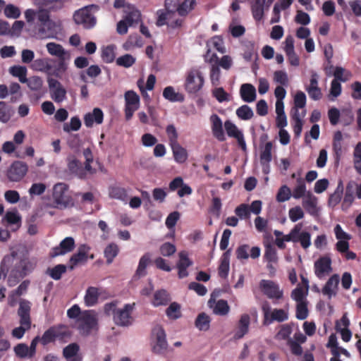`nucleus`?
Masks as SVG:
<instances>
[{
	"label": "nucleus",
	"instance_id": "obj_1",
	"mask_svg": "<svg viewBox=\"0 0 361 361\" xmlns=\"http://www.w3.org/2000/svg\"><path fill=\"white\" fill-rule=\"evenodd\" d=\"M35 264L30 259L16 252L6 255L0 265L1 272L8 274V286L13 287L21 279L29 275L35 269Z\"/></svg>",
	"mask_w": 361,
	"mask_h": 361
},
{
	"label": "nucleus",
	"instance_id": "obj_2",
	"mask_svg": "<svg viewBox=\"0 0 361 361\" xmlns=\"http://www.w3.org/2000/svg\"><path fill=\"white\" fill-rule=\"evenodd\" d=\"M71 336V333L68 327L63 324L54 325L49 327L44 332L41 338L36 336L32 340L30 346H28L30 357H32L35 355L36 347L39 341L43 345H46L54 342L56 340L63 341L70 338Z\"/></svg>",
	"mask_w": 361,
	"mask_h": 361
},
{
	"label": "nucleus",
	"instance_id": "obj_3",
	"mask_svg": "<svg viewBox=\"0 0 361 361\" xmlns=\"http://www.w3.org/2000/svg\"><path fill=\"white\" fill-rule=\"evenodd\" d=\"M38 22V35L42 38H56L61 30V23L51 20L49 10L46 8L39 9Z\"/></svg>",
	"mask_w": 361,
	"mask_h": 361
},
{
	"label": "nucleus",
	"instance_id": "obj_4",
	"mask_svg": "<svg viewBox=\"0 0 361 361\" xmlns=\"http://www.w3.org/2000/svg\"><path fill=\"white\" fill-rule=\"evenodd\" d=\"M52 198L54 208L63 209L73 205V199L68 194V185L64 183H58L54 185Z\"/></svg>",
	"mask_w": 361,
	"mask_h": 361
},
{
	"label": "nucleus",
	"instance_id": "obj_5",
	"mask_svg": "<svg viewBox=\"0 0 361 361\" xmlns=\"http://www.w3.org/2000/svg\"><path fill=\"white\" fill-rule=\"evenodd\" d=\"M97 323L96 312L92 310H85L78 319V329L82 336H87L97 328Z\"/></svg>",
	"mask_w": 361,
	"mask_h": 361
},
{
	"label": "nucleus",
	"instance_id": "obj_6",
	"mask_svg": "<svg viewBox=\"0 0 361 361\" xmlns=\"http://www.w3.org/2000/svg\"><path fill=\"white\" fill-rule=\"evenodd\" d=\"M204 78L198 69H192L186 75L185 89L190 94H197L203 87Z\"/></svg>",
	"mask_w": 361,
	"mask_h": 361
},
{
	"label": "nucleus",
	"instance_id": "obj_7",
	"mask_svg": "<svg viewBox=\"0 0 361 361\" xmlns=\"http://www.w3.org/2000/svg\"><path fill=\"white\" fill-rule=\"evenodd\" d=\"M164 6L166 11L162 9L157 11L158 18L156 25L158 27L167 24L166 20H169L176 13L180 15V0H165Z\"/></svg>",
	"mask_w": 361,
	"mask_h": 361
},
{
	"label": "nucleus",
	"instance_id": "obj_8",
	"mask_svg": "<svg viewBox=\"0 0 361 361\" xmlns=\"http://www.w3.org/2000/svg\"><path fill=\"white\" fill-rule=\"evenodd\" d=\"M135 304H125L122 308H118L114 315L113 321L118 326L128 327L133 324V319L132 317V312L135 307Z\"/></svg>",
	"mask_w": 361,
	"mask_h": 361
},
{
	"label": "nucleus",
	"instance_id": "obj_9",
	"mask_svg": "<svg viewBox=\"0 0 361 361\" xmlns=\"http://www.w3.org/2000/svg\"><path fill=\"white\" fill-rule=\"evenodd\" d=\"M73 20L77 25H82L87 30L93 28L97 23V18L89 9V6L75 11Z\"/></svg>",
	"mask_w": 361,
	"mask_h": 361
},
{
	"label": "nucleus",
	"instance_id": "obj_10",
	"mask_svg": "<svg viewBox=\"0 0 361 361\" xmlns=\"http://www.w3.org/2000/svg\"><path fill=\"white\" fill-rule=\"evenodd\" d=\"M259 288L268 298L279 300L283 298V290L274 281L262 279L259 282Z\"/></svg>",
	"mask_w": 361,
	"mask_h": 361
},
{
	"label": "nucleus",
	"instance_id": "obj_11",
	"mask_svg": "<svg viewBox=\"0 0 361 361\" xmlns=\"http://www.w3.org/2000/svg\"><path fill=\"white\" fill-rule=\"evenodd\" d=\"M28 166L21 161H14L6 171V177L11 182L20 181L27 174Z\"/></svg>",
	"mask_w": 361,
	"mask_h": 361
},
{
	"label": "nucleus",
	"instance_id": "obj_12",
	"mask_svg": "<svg viewBox=\"0 0 361 361\" xmlns=\"http://www.w3.org/2000/svg\"><path fill=\"white\" fill-rule=\"evenodd\" d=\"M125 116L127 121L130 120L134 112L140 106V97L133 90H128L125 93Z\"/></svg>",
	"mask_w": 361,
	"mask_h": 361
},
{
	"label": "nucleus",
	"instance_id": "obj_13",
	"mask_svg": "<svg viewBox=\"0 0 361 361\" xmlns=\"http://www.w3.org/2000/svg\"><path fill=\"white\" fill-rule=\"evenodd\" d=\"M51 98L56 103H61L66 99V90L61 83L53 78L47 79Z\"/></svg>",
	"mask_w": 361,
	"mask_h": 361
},
{
	"label": "nucleus",
	"instance_id": "obj_14",
	"mask_svg": "<svg viewBox=\"0 0 361 361\" xmlns=\"http://www.w3.org/2000/svg\"><path fill=\"white\" fill-rule=\"evenodd\" d=\"M153 334L156 336V343L152 347V352L157 355H163L168 348L165 331L161 326H157L153 329Z\"/></svg>",
	"mask_w": 361,
	"mask_h": 361
},
{
	"label": "nucleus",
	"instance_id": "obj_15",
	"mask_svg": "<svg viewBox=\"0 0 361 361\" xmlns=\"http://www.w3.org/2000/svg\"><path fill=\"white\" fill-rule=\"evenodd\" d=\"M314 274L319 279L332 271L331 259L326 255L320 257L314 264Z\"/></svg>",
	"mask_w": 361,
	"mask_h": 361
},
{
	"label": "nucleus",
	"instance_id": "obj_16",
	"mask_svg": "<svg viewBox=\"0 0 361 361\" xmlns=\"http://www.w3.org/2000/svg\"><path fill=\"white\" fill-rule=\"evenodd\" d=\"M169 145L173 153V157L176 162L180 163V146L178 143V133L173 124H170L166 129Z\"/></svg>",
	"mask_w": 361,
	"mask_h": 361
},
{
	"label": "nucleus",
	"instance_id": "obj_17",
	"mask_svg": "<svg viewBox=\"0 0 361 361\" xmlns=\"http://www.w3.org/2000/svg\"><path fill=\"white\" fill-rule=\"evenodd\" d=\"M66 161L69 173L80 179H84L82 164L76 156L70 154L67 156Z\"/></svg>",
	"mask_w": 361,
	"mask_h": 361
},
{
	"label": "nucleus",
	"instance_id": "obj_18",
	"mask_svg": "<svg viewBox=\"0 0 361 361\" xmlns=\"http://www.w3.org/2000/svg\"><path fill=\"white\" fill-rule=\"evenodd\" d=\"M75 247V240L72 237H66L61 241L59 246L52 248L50 253L51 257L63 255L71 252Z\"/></svg>",
	"mask_w": 361,
	"mask_h": 361
},
{
	"label": "nucleus",
	"instance_id": "obj_19",
	"mask_svg": "<svg viewBox=\"0 0 361 361\" xmlns=\"http://www.w3.org/2000/svg\"><path fill=\"white\" fill-rule=\"evenodd\" d=\"M90 250V247L86 244L81 245L76 253L73 254L70 258L71 265L69 266L70 270L74 269L75 267L80 263H85L87 260L88 253Z\"/></svg>",
	"mask_w": 361,
	"mask_h": 361
},
{
	"label": "nucleus",
	"instance_id": "obj_20",
	"mask_svg": "<svg viewBox=\"0 0 361 361\" xmlns=\"http://www.w3.org/2000/svg\"><path fill=\"white\" fill-rule=\"evenodd\" d=\"M30 312V302L25 300H21L18 310V315L20 317V324L27 329H30L31 325Z\"/></svg>",
	"mask_w": 361,
	"mask_h": 361
},
{
	"label": "nucleus",
	"instance_id": "obj_21",
	"mask_svg": "<svg viewBox=\"0 0 361 361\" xmlns=\"http://www.w3.org/2000/svg\"><path fill=\"white\" fill-rule=\"evenodd\" d=\"M211 122V128L214 137L220 142L226 140L225 134L223 130V123L221 118L217 114H212L209 118Z\"/></svg>",
	"mask_w": 361,
	"mask_h": 361
},
{
	"label": "nucleus",
	"instance_id": "obj_22",
	"mask_svg": "<svg viewBox=\"0 0 361 361\" xmlns=\"http://www.w3.org/2000/svg\"><path fill=\"white\" fill-rule=\"evenodd\" d=\"M46 48L51 56L57 57L59 60L71 59L70 53L59 44L49 42L46 44Z\"/></svg>",
	"mask_w": 361,
	"mask_h": 361
},
{
	"label": "nucleus",
	"instance_id": "obj_23",
	"mask_svg": "<svg viewBox=\"0 0 361 361\" xmlns=\"http://www.w3.org/2000/svg\"><path fill=\"white\" fill-rule=\"evenodd\" d=\"M339 281L338 274H333L323 287L322 290V293L324 295H327L329 299H331L332 296H335L337 293Z\"/></svg>",
	"mask_w": 361,
	"mask_h": 361
},
{
	"label": "nucleus",
	"instance_id": "obj_24",
	"mask_svg": "<svg viewBox=\"0 0 361 361\" xmlns=\"http://www.w3.org/2000/svg\"><path fill=\"white\" fill-rule=\"evenodd\" d=\"M250 323V317L247 314H243L237 324V329L234 334L233 338L235 340L242 338L249 331V326Z\"/></svg>",
	"mask_w": 361,
	"mask_h": 361
},
{
	"label": "nucleus",
	"instance_id": "obj_25",
	"mask_svg": "<svg viewBox=\"0 0 361 361\" xmlns=\"http://www.w3.org/2000/svg\"><path fill=\"white\" fill-rule=\"evenodd\" d=\"M104 114L99 108H94L92 113H87L84 116V123L87 128L93 126L94 123L101 124L103 122Z\"/></svg>",
	"mask_w": 361,
	"mask_h": 361
},
{
	"label": "nucleus",
	"instance_id": "obj_26",
	"mask_svg": "<svg viewBox=\"0 0 361 361\" xmlns=\"http://www.w3.org/2000/svg\"><path fill=\"white\" fill-rule=\"evenodd\" d=\"M171 300L169 293L166 290L161 289L154 292L151 303L154 307L166 306Z\"/></svg>",
	"mask_w": 361,
	"mask_h": 361
},
{
	"label": "nucleus",
	"instance_id": "obj_27",
	"mask_svg": "<svg viewBox=\"0 0 361 361\" xmlns=\"http://www.w3.org/2000/svg\"><path fill=\"white\" fill-rule=\"evenodd\" d=\"M56 62V60L49 58L38 59L33 61L32 68L45 73H51L53 69V63Z\"/></svg>",
	"mask_w": 361,
	"mask_h": 361
},
{
	"label": "nucleus",
	"instance_id": "obj_28",
	"mask_svg": "<svg viewBox=\"0 0 361 361\" xmlns=\"http://www.w3.org/2000/svg\"><path fill=\"white\" fill-rule=\"evenodd\" d=\"M302 204L306 212L310 215L317 214V198L311 192H307V196L302 200Z\"/></svg>",
	"mask_w": 361,
	"mask_h": 361
},
{
	"label": "nucleus",
	"instance_id": "obj_29",
	"mask_svg": "<svg viewBox=\"0 0 361 361\" xmlns=\"http://www.w3.org/2000/svg\"><path fill=\"white\" fill-rule=\"evenodd\" d=\"M240 94L245 102H252L256 99L255 87L249 83L243 84L240 89Z\"/></svg>",
	"mask_w": 361,
	"mask_h": 361
},
{
	"label": "nucleus",
	"instance_id": "obj_30",
	"mask_svg": "<svg viewBox=\"0 0 361 361\" xmlns=\"http://www.w3.org/2000/svg\"><path fill=\"white\" fill-rule=\"evenodd\" d=\"M231 250H226L221 257L220 264L218 268V274L221 279H226L229 272Z\"/></svg>",
	"mask_w": 361,
	"mask_h": 361
},
{
	"label": "nucleus",
	"instance_id": "obj_31",
	"mask_svg": "<svg viewBox=\"0 0 361 361\" xmlns=\"http://www.w3.org/2000/svg\"><path fill=\"white\" fill-rule=\"evenodd\" d=\"M99 289L96 287L90 286L85 292L84 297L85 304L87 307H92L95 305L99 296Z\"/></svg>",
	"mask_w": 361,
	"mask_h": 361
},
{
	"label": "nucleus",
	"instance_id": "obj_32",
	"mask_svg": "<svg viewBox=\"0 0 361 361\" xmlns=\"http://www.w3.org/2000/svg\"><path fill=\"white\" fill-rule=\"evenodd\" d=\"M266 0H253L251 11L254 19L259 21L263 18Z\"/></svg>",
	"mask_w": 361,
	"mask_h": 361
},
{
	"label": "nucleus",
	"instance_id": "obj_33",
	"mask_svg": "<svg viewBox=\"0 0 361 361\" xmlns=\"http://www.w3.org/2000/svg\"><path fill=\"white\" fill-rule=\"evenodd\" d=\"M343 193V184L341 180H339L337 188L334 193L331 194L328 204L329 207H334L341 202Z\"/></svg>",
	"mask_w": 361,
	"mask_h": 361
},
{
	"label": "nucleus",
	"instance_id": "obj_34",
	"mask_svg": "<svg viewBox=\"0 0 361 361\" xmlns=\"http://www.w3.org/2000/svg\"><path fill=\"white\" fill-rule=\"evenodd\" d=\"M307 192L305 180L301 177L298 178L296 179V185L292 192L293 197L295 199L305 197L307 196Z\"/></svg>",
	"mask_w": 361,
	"mask_h": 361
},
{
	"label": "nucleus",
	"instance_id": "obj_35",
	"mask_svg": "<svg viewBox=\"0 0 361 361\" xmlns=\"http://www.w3.org/2000/svg\"><path fill=\"white\" fill-rule=\"evenodd\" d=\"M13 114V108L6 102L0 101V122L7 123Z\"/></svg>",
	"mask_w": 361,
	"mask_h": 361
},
{
	"label": "nucleus",
	"instance_id": "obj_36",
	"mask_svg": "<svg viewBox=\"0 0 361 361\" xmlns=\"http://www.w3.org/2000/svg\"><path fill=\"white\" fill-rule=\"evenodd\" d=\"M151 262V254L146 252L140 259L136 270V275L139 277L145 276L147 274L146 268Z\"/></svg>",
	"mask_w": 361,
	"mask_h": 361
},
{
	"label": "nucleus",
	"instance_id": "obj_37",
	"mask_svg": "<svg viewBox=\"0 0 361 361\" xmlns=\"http://www.w3.org/2000/svg\"><path fill=\"white\" fill-rule=\"evenodd\" d=\"M80 346L77 343H71L63 348L62 355L65 360L80 356Z\"/></svg>",
	"mask_w": 361,
	"mask_h": 361
},
{
	"label": "nucleus",
	"instance_id": "obj_38",
	"mask_svg": "<svg viewBox=\"0 0 361 361\" xmlns=\"http://www.w3.org/2000/svg\"><path fill=\"white\" fill-rule=\"evenodd\" d=\"M67 267L65 264H57L53 268H48L46 274H48L54 280L58 281L61 279L62 275L66 272Z\"/></svg>",
	"mask_w": 361,
	"mask_h": 361
},
{
	"label": "nucleus",
	"instance_id": "obj_39",
	"mask_svg": "<svg viewBox=\"0 0 361 361\" xmlns=\"http://www.w3.org/2000/svg\"><path fill=\"white\" fill-rule=\"evenodd\" d=\"M8 71L11 75L18 78L20 82L25 83L27 81V68L25 66H13L10 67Z\"/></svg>",
	"mask_w": 361,
	"mask_h": 361
},
{
	"label": "nucleus",
	"instance_id": "obj_40",
	"mask_svg": "<svg viewBox=\"0 0 361 361\" xmlns=\"http://www.w3.org/2000/svg\"><path fill=\"white\" fill-rule=\"evenodd\" d=\"M293 196L290 188L286 185L281 186L276 195V200L278 202H284L289 200Z\"/></svg>",
	"mask_w": 361,
	"mask_h": 361
},
{
	"label": "nucleus",
	"instance_id": "obj_41",
	"mask_svg": "<svg viewBox=\"0 0 361 361\" xmlns=\"http://www.w3.org/2000/svg\"><path fill=\"white\" fill-rule=\"evenodd\" d=\"M210 318L204 312L200 313L195 319V326L200 331H207L209 329Z\"/></svg>",
	"mask_w": 361,
	"mask_h": 361
},
{
	"label": "nucleus",
	"instance_id": "obj_42",
	"mask_svg": "<svg viewBox=\"0 0 361 361\" xmlns=\"http://www.w3.org/2000/svg\"><path fill=\"white\" fill-rule=\"evenodd\" d=\"M235 114L240 119L243 121L250 120L254 116L252 109L247 104L242 105L238 108Z\"/></svg>",
	"mask_w": 361,
	"mask_h": 361
},
{
	"label": "nucleus",
	"instance_id": "obj_43",
	"mask_svg": "<svg viewBox=\"0 0 361 361\" xmlns=\"http://www.w3.org/2000/svg\"><path fill=\"white\" fill-rule=\"evenodd\" d=\"M66 142L71 149L75 152H78L82 141L78 134H70L67 137Z\"/></svg>",
	"mask_w": 361,
	"mask_h": 361
},
{
	"label": "nucleus",
	"instance_id": "obj_44",
	"mask_svg": "<svg viewBox=\"0 0 361 361\" xmlns=\"http://www.w3.org/2000/svg\"><path fill=\"white\" fill-rule=\"evenodd\" d=\"M109 195L111 198L119 200L121 201H126L128 199V193L125 188L121 187H112L109 190Z\"/></svg>",
	"mask_w": 361,
	"mask_h": 361
},
{
	"label": "nucleus",
	"instance_id": "obj_45",
	"mask_svg": "<svg viewBox=\"0 0 361 361\" xmlns=\"http://www.w3.org/2000/svg\"><path fill=\"white\" fill-rule=\"evenodd\" d=\"M118 253V247L116 244L111 243L108 245L104 249V257L106 259V263L110 264L112 263L114 259L117 256Z\"/></svg>",
	"mask_w": 361,
	"mask_h": 361
},
{
	"label": "nucleus",
	"instance_id": "obj_46",
	"mask_svg": "<svg viewBox=\"0 0 361 361\" xmlns=\"http://www.w3.org/2000/svg\"><path fill=\"white\" fill-rule=\"evenodd\" d=\"M81 127V121L78 116H73L71 118L69 123H65L63 126V130L66 133H70L71 130L77 131Z\"/></svg>",
	"mask_w": 361,
	"mask_h": 361
},
{
	"label": "nucleus",
	"instance_id": "obj_47",
	"mask_svg": "<svg viewBox=\"0 0 361 361\" xmlns=\"http://www.w3.org/2000/svg\"><path fill=\"white\" fill-rule=\"evenodd\" d=\"M308 292H306V289H304L300 284L293 289L291 292V298L297 302H305V297Z\"/></svg>",
	"mask_w": 361,
	"mask_h": 361
},
{
	"label": "nucleus",
	"instance_id": "obj_48",
	"mask_svg": "<svg viewBox=\"0 0 361 361\" xmlns=\"http://www.w3.org/2000/svg\"><path fill=\"white\" fill-rule=\"evenodd\" d=\"M68 59H60L57 61L55 67L53 66L52 75L56 78H61V74L64 73L68 69Z\"/></svg>",
	"mask_w": 361,
	"mask_h": 361
},
{
	"label": "nucleus",
	"instance_id": "obj_49",
	"mask_svg": "<svg viewBox=\"0 0 361 361\" xmlns=\"http://www.w3.org/2000/svg\"><path fill=\"white\" fill-rule=\"evenodd\" d=\"M295 317L300 320H304L308 317V309L306 301L297 302Z\"/></svg>",
	"mask_w": 361,
	"mask_h": 361
},
{
	"label": "nucleus",
	"instance_id": "obj_50",
	"mask_svg": "<svg viewBox=\"0 0 361 361\" xmlns=\"http://www.w3.org/2000/svg\"><path fill=\"white\" fill-rule=\"evenodd\" d=\"M101 57L105 63H109L114 61L115 54L113 45H109L102 49Z\"/></svg>",
	"mask_w": 361,
	"mask_h": 361
},
{
	"label": "nucleus",
	"instance_id": "obj_51",
	"mask_svg": "<svg viewBox=\"0 0 361 361\" xmlns=\"http://www.w3.org/2000/svg\"><path fill=\"white\" fill-rule=\"evenodd\" d=\"M28 87L32 91H38L39 90L43 85L42 79L39 76H32L27 78V81H25Z\"/></svg>",
	"mask_w": 361,
	"mask_h": 361
},
{
	"label": "nucleus",
	"instance_id": "obj_52",
	"mask_svg": "<svg viewBox=\"0 0 361 361\" xmlns=\"http://www.w3.org/2000/svg\"><path fill=\"white\" fill-rule=\"evenodd\" d=\"M264 258L268 262H277V252L276 248L273 245L269 244L265 246Z\"/></svg>",
	"mask_w": 361,
	"mask_h": 361
},
{
	"label": "nucleus",
	"instance_id": "obj_53",
	"mask_svg": "<svg viewBox=\"0 0 361 361\" xmlns=\"http://www.w3.org/2000/svg\"><path fill=\"white\" fill-rule=\"evenodd\" d=\"M140 12L138 10L134 9L126 14L124 20L130 26H133L140 21Z\"/></svg>",
	"mask_w": 361,
	"mask_h": 361
},
{
	"label": "nucleus",
	"instance_id": "obj_54",
	"mask_svg": "<svg viewBox=\"0 0 361 361\" xmlns=\"http://www.w3.org/2000/svg\"><path fill=\"white\" fill-rule=\"evenodd\" d=\"M230 307L226 300H219L214 308V313L219 315H226L228 313Z\"/></svg>",
	"mask_w": 361,
	"mask_h": 361
},
{
	"label": "nucleus",
	"instance_id": "obj_55",
	"mask_svg": "<svg viewBox=\"0 0 361 361\" xmlns=\"http://www.w3.org/2000/svg\"><path fill=\"white\" fill-rule=\"evenodd\" d=\"M224 128L228 137H236L242 133L238 127L230 120L224 122Z\"/></svg>",
	"mask_w": 361,
	"mask_h": 361
},
{
	"label": "nucleus",
	"instance_id": "obj_56",
	"mask_svg": "<svg viewBox=\"0 0 361 361\" xmlns=\"http://www.w3.org/2000/svg\"><path fill=\"white\" fill-rule=\"evenodd\" d=\"M135 63V58L128 54L121 56L116 59L117 65L125 68H129Z\"/></svg>",
	"mask_w": 361,
	"mask_h": 361
},
{
	"label": "nucleus",
	"instance_id": "obj_57",
	"mask_svg": "<svg viewBox=\"0 0 361 361\" xmlns=\"http://www.w3.org/2000/svg\"><path fill=\"white\" fill-rule=\"evenodd\" d=\"M163 96L166 99L173 102L180 100V96L174 91L173 87L171 86H168L164 88Z\"/></svg>",
	"mask_w": 361,
	"mask_h": 361
},
{
	"label": "nucleus",
	"instance_id": "obj_58",
	"mask_svg": "<svg viewBox=\"0 0 361 361\" xmlns=\"http://www.w3.org/2000/svg\"><path fill=\"white\" fill-rule=\"evenodd\" d=\"M288 216L292 222H296L304 217V212L300 206H295L289 209Z\"/></svg>",
	"mask_w": 361,
	"mask_h": 361
},
{
	"label": "nucleus",
	"instance_id": "obj_59",
	"mask_svg": "<svg viewBox=\"0 0 361 361\" xmlns=\"http://www.w3.org/2000/svg\"><path fill=\"white\" fill-rule=\"evenodd\" d=\"M13 350L16 355L20 358L30 357V350L25 343L17 344Z\"/></svg>",
	"mask_w": 361,
	"mask_h": 361
},
{
	"label": "nucleus",
	"instance_id": "obj_60",
	"mask_svg": "<svg viewBox=\"0 0 361 361\" xmlns=\"http://www.w3.org/2000/svg\"><path fill=\"white\" fill-rule=\"evenodd\" d=\"M273 145L271 142H267L264 147V149L262 151L260 154V161H266L271 162L272 156H271V150H272Z\"/></svg>",
	"mask_w": 361,
	"mask_h": 361
},
{
	"label": "nucleus",
	"instance_id": "obj_61",
	"mask_svg": "<svg viewBox=\"0 0 361 361\" xmlns=\"http://www.w3.org/2000/svg\"><path fill=\"white\" fill-rule=\"evenodd\" d=\"M30 283V281L29 280H25L21 282L16 289L11 292L10 297L15 298L25 294L27 290Z\"/></svg>",
	"mask_w": 361,
	"mask_h": 361
},
{
	"label": "nucleus",
	"instance_id": "obj_62",
	"mask_svg": "<svg viewBox=\"0 0 361 361\" xmlns=\"http://www.w3.org/2000/svg\"><path fill=\"white\" fill-rule=\"evenodd\" d=\"M180 305L177 302H172L166 310V316L171 319H176L179 317Z\"/></svg>",
	"mask_w": 361,
	"mask_h": 361
},
{
	"label": "nucleus",
	"instance_id": "obj_63",
	"mask_svg": "<svg viewBox=\"0 0 361 361\" xmlns=\"http://www.w3.org/2000/svg\"><path fill=\"white\" fill-rule=\"evenodd\" d=\"M4 14L7 18L16 19L20 16V11L17 6L8 4L4 8Z\"/></svg>",
	"mask_w": 361,
	"mask_h": 361
},
{
	"label": "nucleus",
	"instance_id": "obj_64",
	"mask_svg": "<svg viewBox=\"0 0 361 361\" xmlns=\"http://www.w3.org/2000/svg\"><path fill=\"white\" fill-rule=\"evenodd\" d=\"M235 213L240 219H249L250 216L249 205L246 204H240L238 207L235 208Z\"/></svg>",
	"mask_w": 361,
	"mask_h": 361
}]
</instances>
